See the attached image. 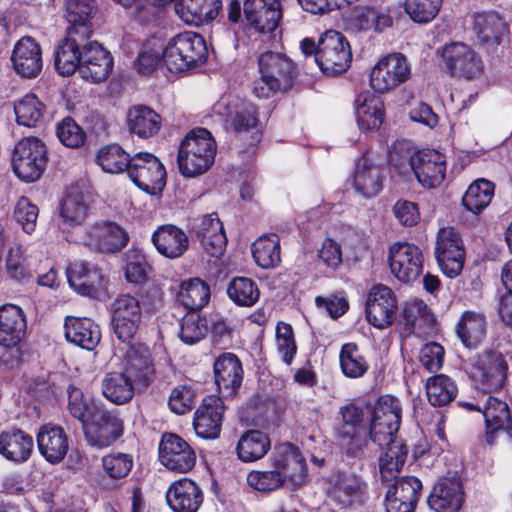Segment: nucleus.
Returning <instances> with one entry per match:
<instances>
[{
    "label": "nucleus",
    "instance_id": "1",
    "mask_svg": "<svg viewBox=\"0 0 512 512\" xmlns=\"http://www.w3.org/2000/svg\"><path fill=\"white\" fill-rule=\"evenodd\" d=\"M217 146L205 128L192 129L180 142L177 165L182 176L197 177L206 173L215 161Z\"/></svg>",
    "mask_w": 512,
    "mask_h": 512
},
{
    "label": "nucleus",
    "instance_id": "2",
    "mask_svg": "<svg viewBox=\"0 0 512 512\" xmlns=\"http://www.w3.org/2000/svg\"><path fill=\"white\" fill-rule=\"evenodd\" d=\"M259 78L254 81L253 93L267 99L279 91L288 90L295 76V65L287 56L267 51L258 57Z\"/></svg>",
    "mask_w": 512,
    "mask_h": 512
},
{
    "label": "nucleus",
    "instance_id": "3",
    "mask_svg": "<svg viewBox=\"0 0 512 512\" xmlns=\"http://www.w3.org/2000/svg\"><path fill=\"white\" fill-rule=\"evenodd\" d=\"M23 310L13 304L0 307V362L6 366L17 365L21 358V342L26 334Z\"/></svg>",
    "mask_w": 512,
    "mask_h": 512
},
{
    "label": "nucleus",
    "instance_id": "4",
    "mask_svg": "<svg viewBox=\"0 0 512 512\" xmlns=\"http://www.w3.org/2000/svg\"><path fill=\"white\" fill-rule=\"evenodd\" d=\"M165 66L171 72H182L202 64L207 58L203 37L194 32H184L166 44Z\"/></svg>",
    "mask_w": 512,
    "mask_h": 512
},
{
    "label": "nucleus",
    "instance_id": "5",
    "mask_svg": "<svg viewBox=\"0 0 512 512\" xmlns=\"http://www.w3.org/2000/svg\"><path fill=\"white\" fill-rule=\"evenodd\" d=\"M48 162L44 142L36 137L21 139L14 147L11 165L15 175L24 182H35L43 174Z\"/></svg>",
    "mask_w": 512,
    "mask_h": 512
},
{
    "label": "nucleus",
    "instance_id": "6",
    "mask_svg": "<svg viewBox=\"0 0 512 512\" xmlns=\"http://www.w3.org/2000/svg\"><path fill=\"white\" fill-rule=\"evenodd\" d=\"M351 60L350 45L340 32L329 30L321 35L315 62L324 74L336 76L345 72L349 68Z\"/></svg>",
    "mask_w": 512,
    "mask_h": 512
},
{
    "label": "nucleus",
    "instance_id": "7",
    "mask_svg": "<svg viewBox=\"0 0 512 512\" xmlns=\"http://www.w3.org/2000/svg\"><path fill=\"white\" fill-rule=\"evenodd\" d=\"M225 128L235 140L245 147V151L254 153L261 139V128L256 106L247 101L235 103L229 111Z\"/></svg>",
    "mask_w": 512,
    "mask_h": 512
},
{
    "label": "nucleus",
    "instance_id": "8",
    "mask_svg": "<svg viewBox=\"0 0 512 512\" xmlns=\"http://www.w3.org/2000/svg\"><path fill=\"white\" fill-rule=\"evenodd\" d=\"M270 459L290 489L297 490L308 482L306 460L298 447L287 442L277 444Z\"/></svg>",
    "mask_w": 512,
    "mask_h": 512
},
{
    "label": "nucleus",
    "instance_id": "9",
    "mask_svg": "<svg viewBox=\"0 0 512 512\" xmlns=\"http://www.w3.org/2000/svg\"><path fill=\"white\" fill-rule=\"evenodd\" d=\"M127 173L137 187L150 194L160 192L166 183V170L163 164L148 152L134 154Z\"/></svg>",
    "mask_w": 512,
    "mask_h": 512
},
{
    "label": "nucleus",
    "instance_id": "10",
    "mask_svg": "<svg viewBox=\"0 0 512 512\" xmlns=\"http://www.w3.org/2000/svg\"><path fill=\"white\" fill-rule=\"evenodd\" d=\"M411 76V66L401 53L382 57L370 75L371 87L378 93H386L406 82Z\"/></svg>",
    "mask_w": 512,
    "mask_h": 512
},
{
    "label": "nucleus",
    "instance_id": "11",
    "mask_svg": "<svg viewBox=\"0 0 512 512\" xmlns=\"http://www.w3.org/2000/svg\"><path fill=\"white\" fill-rule=\"evenodd\" d=\"M340 415L342 423L335 428L336 439L348 456H360L366 447V440L360 433L363 411L354 403H349L340 408Z\"/></svg>",
    "mask_w": 512,
    "mask_h": 512
},
{
    "label": "nucleus",
    "instance_id": "12",
    "mask_svg": "<svg viewBox=\"0 0 512 512\" xmlns=\"http://www.w3.org/2000/svg\"><path fill=\"white\" fill-rule=\"evenodd\" d=\"M435 256L441 271L455 278L463 269L465 250L460 235L451 227L438 232Z\"/></svg>",
    "mask_w": 512,
    "mask_h": 512
},
{
    "label": "nucleus",
    "instance_id": "13",
    "mask_svg": "<svg viewBox=\"0 0 512 512\" xmlns=\"http://www.w3.org/2000/svg\"><path fill=\"white\" fill-rule=\"evenodd\" d=\"M127 232L117 223L102 221L89 226L81 238L83 245L100 253H116L128 243Z\"/></svg>",
    "mask_w": 512,
    "mask_h": 512
},
{
    "label": "nucleus",
    "instance_id": "14",
    "mask_svg": "<svg viewBox=\"0 0 512 512\" xmlns=\"http://www.w3.org/2000/svg\"><path fill=\"white\" fill-rule=\"evenodd\" d=\"M139 301L131 295H120L112 303V329L122 343H130L141 321Z\"/></svg>",
    "mask_w": 512,
    "mask_h": 512
},
{
    "label": "nucleus",
    "instance_id": "15",
    "mask_svg": "<svg viewBox=\"0 0 512 512\" xmlns=\"http://www.w3.org/2000/svg\"><path fill=\"white\" fill-rule=\"evenodd\" d=\"M507 369V361L500 352L486 351L474 359L470 376L483 390L492 391L503 386Z\"/></svg>",
    "mask_w": 512,
    "mask_h": 512
},
{
    "label": "nucleus",
    "instance_id": "16",
    "mask_svg": "<svg viewBox=\"0 0 512 512\" xmlns=\"http://www.w3.org/2000/svg\"><path fill=\"white\" fill-rule=\"evenodd\" d=\"M421 249L408 242H397L389 248V266L392 274L401 282L415 281L423 269Z\"/></svg>",
    "mask_w": 512,
    "mask_h": 512
},
{
    "label": "nucleus",
    "instance_id": "17",
    "mask_svg": "<svg viewBox=\"0 0 512 512\" xmlns=\"http://www.w3.org/2000/svg\"><path fill=\"white\" fill-rule=\"evenodd\" d=\"M190 234L199 240L204 251L219 257L225 251L227 238L223 224L216 213L193 218L189 222Z\"/></svg>",
    "mask_w": 512,
    "mask_h": 512
},
{
    "label": "nucleus",
    "instance_id": "18",
    "mask_svg": "<svg viewBox=\"0 0 512 512\" xmlns=\"http://www.w3.org/2000/svg\"><path fill=\"white\" fill-rule=\"evenodd\" d=\"M159 460L171 471L186 473L194 467L196 454L179 435L164 433L159 445Z\"/></svg>",
    "mask_w": 512,
    "mask_h": 512
},
{
    "label": "nucleus",
    "instance_id": "19",
    "mask_svg": "<svg viewBox=\"0 0 512 512\" xmlns=\"http://www.w3.org/2000/svg\"><path fill=\"white\" fill-rule=\"evenodd\" d=\"M443 59L452 76L467 80L480 77L484 64L478 54L463 43H453L443 50Z\"/></svg>",
    "mask_w": 512,
    "mask_h": 512
},
{
    "label": "nucleus",
    "instance_id": "20",
    "mask_svg": "<svg viewBox=\"0 0 512 512\" xmlns=\"http://www.w3.org/2000/svg\"><path fill=\"white\" fill-rule=\"evenodd\" d=\"M410 167L418 182L425 188L438 187L445 178V156L433 149H425L411 155Z\"/></svg>",
    "mask_w": 512,
    "mask_h": 512
},
{
    "label": "nucleus",
    "instance_id": "21",
    "mask_svg": "<svg viewBox=\"0 0 512 512\" xmlns=\"http://www.w3.org/2000/svg\"><path fill=\"white\" fill-rule=\"evenodd\" d=\"M483 416L486 424V442L493 445L497 439L503 438L512 445V418L507 403L488 396L483 403Z\"/></svg>",
    "mask_w": 512,
    "mask_h": 512
},
{
    "label": "nucleus",
    "instance_id": "22",
    "mask_svg": "<svg viewBox=\"0 0 512 512\" xmlns=\"http://www.w3.org/2000/svg\"><path fill=\"white\" fill-rule=\"evenodd\" d=\"M397 300L391 288L378 284L371 288L366 300V318L374 327L384 329L395 318Z\"/></svg>",
    "mask_w": 512,
    "mask_h": 512
},
{
    "label": "nucleus",
    "instance_id": "23",
    "mask_svg": "<svg viewBox=\"0 0 512 512\" xmlns=\"http://www.w3.org/2000/svg\"><path fill=\"white\" fill-rule=\"evenodd\" d=\"M83 429L88 444L102 449L112 445L122 435L123 422L113 413L102 409Z\"/></svg>",
    "mask_w": 512,
    "mask_h": 512
},
{
    "label": "nucleus",
    "instance_id": "24",
    "mask_svg": "<svg viewBox=\"0 0 512 512\" xmlns=\"http://www.w3.org/2000/svg\"><path fill=\"white\" fill-rule=\"evenodd\" d=\"M386 512H413L419 499L422 483L413 476L397 478L386 483Z\"/></svg>",
    "mask_w": 512,
    "mask_h": 512
},
{
    "label": "nucleus",
    "instance_id": "25",
    "mask_svg": "<svg viewBox=\"0 0 512 512\" xmlns=\"http://www.w3.org/2000/svg\"><path fill=\"white\" fill-rule=\"evenodd\" d=\"M67 278L73 290L88 297H95L106 284L103 272L96 265L84 260H76L69 265Z\"/></svg>",
    "mask_w": 512,
    "mask_h": 512
},
{
    "label": "nucleus",
    "instance_id": "26",
    "mask_svg": "<svg viewBox=\"0 0 512 512\" xmlns=\"http://www.w3.org/2000/svg\"><path fill=\"white\" fill-rule=\"evenodd\" d=\"M224 413L223 401L216 395H208L195 412L193 427L199 437L215 439L219 436Z\"/></svg>",
    "mask_w": 512,
    "mask_h": 512
},
{
    "label": "nucleus",
    "instance_id": "27",
    "mask_svg": "<svg viewBox=\"0 0 512 512\" xmlns=\"http://www.w3.org/2000/svg\"><path fill=\"white\" fill-rule=\"evenodd\" d=\"M367 485L353 473H339L331 480L329 497L340 508H350L362 503Z\"/></svg>",
    "mask_w": 512,
    "mask_h": 512
},
{
    "label": "nucleus",
    "instance_id": "28",
    "mask_svg": "<svg viewBox=\"0 0 512 512\" xmlns=\"http://www.w3.org/2000/svg\"><path fill=\"white\" fill-rule=\"evenodd\" d=\"M11 61L17 74L24 78L36 77L43 68L40 45L30 36L20 38L12 50Z\"/></svg>",
    "mask_w": 512,
    "mask_h": 512
},
{
    "label": "nucleus",
    "instance_id": "29",
    "mask_svg": "<svg viewBox=\"0 0 512 512\" xmlns=\"http://www.w3.org/2000/svg\"><path fill=\"white\" fill-rule=\"evenodd\" d=\"M88 39V36H80L75 29H68L67 37L59 43L55 52V67L62 76H70L77 69L80 71Z\"/></svg>",
    "mask_w": 512,
    "mask_h": 512
},
{
    "label": "nucleus",
    "instance_id": "30",
    "mask_svg": "<svg viewBox=\"0 0 512 512\" xmlns=\"http://www.w3.org/2000/svg\"><path fill=\"white\" fill-rule=\"evenodd\" d=\"M244 15L251 26L260 33H271L282 17L279 0H245Z\"/></svg>",
    "mask_w": 512,
    "mask_h": 512
},
{
    "label": "nucleus",
    "instance_id": "31",
    "mask_svg": "<svg viewBox=\"0 0 512 512\" xmlns=\"http://www.w3.org/2000/svg\"><path fill=\"white\" fill-rule=\"evenodd\" d=\"M429 507L436 512H453L461 508L464 492L461 480L456 475L438 481L428 497Z\"/></svg>",
    "mask_w": 512,
    "mask_h": 512
},
{
    "label": "nucleus",
    "instance_id": "32",
    "mask_svg": "<svg viewBox=\"0 0 512 512\" xmlns=\"http://www.w3.org/2000/svg\"><path fill=\"white\" fill-rule=\"evenodd\" d=\"M82 57L79 72L84 79L97 83L108 77L113 67V60L110 53L98 42L87 41Z\"/></svg>",
    "mask_w": 512,
    "mask_h": 512
},
{
    "label": "nucleus",
    "instance_id": "33",
    "mask_svg": "<svg viewBox=\"0 0 512 512\" xmlns=\"http://www.w3.org/2000/svg\"><path fill=\"white\" fill-rule=\"evenodd\" d=\"M90 195L79 185L69 187L60 208L61 226L74 228L82 225L88 216Z\"/></svg>",
    "mask_w": 512,
    "mask_h": 512
},
{
    "label": "nucleus",
    "instance_id": "34",
    "mask_svg": "<svg viewBox=\"0 0 512 512\" xmlns=\"http://www.w3.org/2000/svg\"><path fill=\"white\" fill-rule=\"evenodd\" d=\"M215 383L225 396H233L240 388L243 369L240 360L233 353H223L214 362Z\"/></svg>",
    "mask_w": 512,
    "mask_h": 512
},
{
    "label": "nucleus",
    "instance_id": "35",
    "mask_svg": "<svg viewBox=\"0 0 512 512\" xmlns=\"http://www.w3.org/2000/svg\"><path fill=\"white\" fill-rule=\"evenodd\" d=\"M37 445L40 454L47 462L58 464L67 455L69 439L62 427L47 424L38 431Z\"/></svg>",
    "mask_w": 512,
    "mask_h": 512
},
{
    "label": "nucleus",
    "instance_id": "36",
    "mask_svg": "<svg viewBox=\"0 0 512 512\" xmlns=\"http://www.w3.org/2000/svg\"><path fill=\"white\" fill-rule=\"evenodd\" d=\"M202 501V490L188 478L175 481L167 492V502L175 512H196Z\"/></svg>",
    "mask_w": 512,
    "mask_h": 512
},
{
    "label": "nucleus",
    "instance_id": "37",
    "mask_svg": "<svg viewBox=\"0 0 512 512\" xmlns=\"http://www.w3.org/2000/svg\"><path fill=\"white\" fill-rule=\"evenodd\" d=\"M152 242L160 254L170 259L182 256L189 244L186 233L174 225L159 227L152 235Z\"/></svg>",
    "mask_w": 512,
    "mask_h": 512
},
{
    "label": "nucleus",
    "instance_id": "38",
    "mask_svg": "<svg viewBox=\"0 0 512 512\" xmlns=\"http://www.w3.org/2000/svg\"><path fill=\"white\" fill-rule=\"evenodd\" d=\"M66 339L84 349H94L100 341L99 326L90 318L68 316L65 319Z\"/></svg>",
    "mask_w": 512,
    "mask_h": 512
},
{
    "label": "nucleus",
    "instance_id": "39",
    "mask_svg": "<svg viewBox=\"0 0 512 512\" xmlns=\"http://www.w3.org/2000/svg\"><path fill=\"white\" fill-rule=\"evenodd\" d=\"M221 6V0H179L175 11L184 22L197 26L215 19Z\"/></svg>",
    "mask_w": 512,
    "mask_h": 512
},
{
    "label": "nucleus",
    "instance_id": "40",
    "mask_svg": "<svg viewBox=\"0 0 512 512\" xmlns=\"http://www.w3.org/2000/svg\"><path fill=\"white\" fill-rule=\"evenodd\" d=\"M34 448L32 436L21 430L2 432L0 434V454L6 459L16 462H26Z\"/></svg>",
    "mask_w": 512,
    "mask_h": 512
},
{
    "label": "nucleus",
    "instance_id": "41",
    "mask_svg": "<svg viewBox=\"0 0 512 512\" xmlns=\"http://www.w3.org/2000/svg\"><path fill=\"white\" fill-rule=\"evenodd\" d=\"M382 170L367 157L361 158L354 171L353 184L355 190L364 197H373L382 189Z\"/></svg>",
    "mask_w": 512,
    "mask_h": 512
},
{
    "label": "nucleus",
    "instance_id": "42",
    "mask_svg": "<svg viewBox=\"0 0 512 512\" xmlns=\"http://www.w3.org/2000/svg\"><path fill=\"white\" fill-rule=\"evenodd\" d=\"M125 352V372L134 377L135 381L146 382L152 373L151 353L149 347L144 343L135 342L134 339L128 344Z\"/></svg>",
    "mask_w": 512,
    "mask_h": 512
},
{
    "label": "nucleus",
    "instance_id": "43",
    "mask_svg": "<svg viewBox=\"0 0 512 512\" xmlns=\"http://www.w3.org/2000/svg\"><path fill=\"white\" fill-rule=\"evenodd\" d=\"M402 408L400 400L391 395L381 396L374 408L372 421L374 422V436L380 435V428L399 430Z\"/></svg>",
    "mask_w": 512,
    "mask_h": 512
},
{
    "label": "nucleus",
    "instance_id": "44",
    "mask_svg": "<svg viewBox=\"0 0 512 512\" xmlns=\"http://www.w3.org/2000/svg\"><path fill=\"white\" fill-rule=\"evenodd\" d=\"M127 123L132 133L146 139L158 133L161 126V117L151 108L137 105L128 110Z\"/></svg>",
    "mask_w": 512,
    "mask_h": 512
},
{
    "label": "nucleus",
    "instance_id": "45",
    "mask_svg": "<svg viewBox=\"0 0 512 512\" xmlns=\"http://www.w3.org/2000/svg\"><path fill=\"white\" fill-rule=\"evenodd\" d=\"M134 377L127 372H112L102 381V393L110 402L121 405L127 403L134 395Z\"/></svg>",
    "mask_w": 512,
    "mask_h": 512
},
{
    "label": "nucleus",
    "instance_id": "46",
    "mask_svg": "<svg viewBox=\"0 0 512 512\" xmlns=\"http://www.w3.org/2000/svg\"><path fill=\"white\" fill-rule=\"evenodd\" d=\"M270 446V439L266 433L249 430L239 438L236 453L242 462H254L263 458Z\"/></svg>",
    "mask_w": 512,
    "mask_h": 512
},
{
    "label": "nucleus",
    "instance_id": "47",
    "mask_svg": "<svg viewBox=\"0 0 512 512\" xmlns=\"http://www.w3.org/2000/svg\"><path fill=\"white\" fill-rule=\"evenodd\" d=\"M456 332L467 348H475L486 335V318L482 313L466 311L457 323Z\"/></svg>",
    "mask_w": 512,
    "mask_h": 512
},
{
    "label": "nucleus",
    "instance_id": "48",
    "mask_svg": "<svg viewBox=\"0 0 512 512\" xmlns=\"http://www.w3.org/2000/svg\"><path fill=\"white\" fill-rule=\"evenodd\" d=\"M179 303L190 312L201 310L210 300V287L199 278L184 281L177 295Z\"/></svg>",
    "mask_w": 512,
    "mask_h": 512
},
{
    "label": "nucleus",
    "instance_id": "49",
    "mask_svg": "<svg viewBox=\"0 0 512 512\" xmlns=\"http://www.w3.org/2000/svg\"><path fill=\"white\" fill-rule=\"evenodd\" d=\"M251 251L254 261L261 268H275L281 262L280 238L277 234L260 236L253 242Z\"/></svg>",
    "mask_w": 512,
    "mask_h": 512
},
{
    "label": "nucleus",
    "instance_id": "50",
    "mask_svg": "<svg viewBox=\"0 0 512 512\" xmlns=\"http://www.w3.org/2000/svg\"><path fill=\"white\" fill-rule=\"evenodd\" d=\"M95 11L94 0H67L66 18L71 25L69 29H75L80 36L90 37V19Z\"/></svg>",
    "mask_w": 512,
    "mask_h": 512
},
{
    "label": "nucleus",
    "instance_id": "51",
    "mask_svg": "<svg viewBox=\"0 0 512 512\" xmlns=\"http://www.w3.org/2000/svg\"><path fill=\"white\" fill-rule=\"evenodd\" d=\"M386 451L379 456V472L383 483L397 479L407 458V447L403 443L387 445Z\"/></svg>",
    "mask_w": 512,
    "mask_h": 512
},
{
    "label": "nucleus",
    "instance_id": "52",
    "mask_svg": "<svg viewBox=\"0 0 512 512\" xmlns=\"http://www.w3.org/2000/svg\"><path fill=\"white\" fill-rule=\"evenodd\" d=\"M130 162L129 154L115 143L100 148L96 154V163L106 173L118 174L127 171Z\"/></svg>",
    "mask_w": 512,
    "mask_h": 512
},
{
    "label": "nucleus",
    "instance_id": "53",
    "mask_svg": "<svg viewBox=\"0 0 512 512\" xmlns=\"http://www.w3.org/2000/svg\"><path fill=\"white\" fill-rule=\"evenodd\" d=\"M67 393L69 412L83 426L94 419L103 409L96 402L85 398L83 392L75 385H69Z\"/></svg>",
    "mask_w": 512,
    "mask_h": 512
},
{
    "label": "nucleus",
    "instance_id": "54",
    "mask_svg": "<svg viewBox=\"0 0 512 512\" xmlns=\"http://www.w3.org/2000/svg\"><path fill=\"white\" fill-rule=\"evenodd\" d=\"M474 28L482 43L494 45L505 31V22L494 12H484L475 16Z\"/></svg>",
    "mask_w": 512,
    "mask_h": 512
},
{
    "label": "nucleus",
    "instance_id": "55",
    "mask_svg": "<svg viewBox=\"0 0 512 512\" xmlns=\"http://www.w3.org/2000/svg\"><path fill=\"white\" fill-rule=\"evenodd\" d=\"M426 394L431 405L436 407L450 403L457 395V386L454 381L444 374L428 378Z\"/></svg>",
    "mask_w": 512,
    "mask_h": 512
},
{
    "label": "nucleus",
    "instance_id": "56",
    "mask_svg": "<svg viewBox=\"0 0 512 512\" xmlns=\"http://www.w3.org/2000/svg\"><path fill=\"white\" fill-rule=\"evenodd\" d=\"M357 123L361 130L378 129L384 119V104L375 96L365 97L356 107Z\"/></svg>",
    "mask_w": 512,
    "mask_h": 512
},
{
    "label": "nucleus",
    "instance_id": "57",
    "mask_svg": "<svg viewBox=\"0 0 512 512\" xmlns=\"http://www.w3.org/2000/svg\"><path fill=\"white\" fill-rule=\"evenodd\" d=\"M494 184L485 179L472 183L462 198L464 207L474 214H479L491 202L494 195Z\"/></svg>",
    "mask_w": 512,
    "mask_h": 512
},
{
    "label": "nucleus",
    "instance_id": "58",
    "mask_svg": "<svg viewBox=\"0 0 512 512\" xmlns=\"http://www.w3.org/2000/svg\"><path fill=\"white\" fill-rule=\"evenodd\" d=\"M342 373L352 379L362 377L368 370L369 364L355 343L344 344L339 353Z\"/></svg>",
    "mask_w": 512,
    "mask_h": 512
},
{
    "label": "nucleus",
    "instance_id": "59",
    "mask_svg": "<svg viewBox=\"0 0 512 512\" xmlns=\"http://www.w3.org/2000/svg\"><path fill=\"white\" fill-rule=\"evenodd\" d=\"M19 125L36 127L43 119L45 106L34 94H27L14 104Z\"/></svg>",
    "mask_w": 512,
    "mask_h": 512
},
{
    "label": "nucleus",
    "instance_id": "60",
    "mask_svg": "<svg viewBox=\"0 0 512 512\" xmlns=\"http://www.w3.org/2000/svg\"><path fill=\"white\" fill-rule=\"evenodd\" d=\"M166 44L161 39L153 37L149 39L139 53L136 68L140 74H150L160 64H165Z\"/></svg>",
    "mask_w": 512,
    "mask_h": 512
},
{
    "label": "nucleus",
    "instance_id": "61",
    "mask_svg": "<svg viewBox=\"0 0 512 512\" xmlns=\"http://www.w3.org/2000/svg\"><path fill=\"white\" fill-rule=\"evenodd\" d=\"M227 294L235 304L250 307L259 300L260 291L252 279L235 277L227 287Z\"/></svg>",
    "mask_w": 512,
    "mask_h": 512
},
{
    "label": "nucleus",
    "instance_id": "62",
    "mask_svg": "<svg viewBox=\"0 0 512 512\" xmlns=\"http://www.w3.org/2000/svg\"><path fill=\"white\" fill-rule=\"evenodd\" d=\"M443 0H404L403 8L415 23L426 24L438 14Z\"/></svg>",
    "mask_w": 512,
    "mask_h": 512
},
{
    "label": "nucleus",
    "instance_id": "63",
    "mask_svg": "<svg viewBox=\"0 0 512 512\" xmlns=\"http://www.w3.org/2000/svg\"><path fill=\"white\" fill-rule=\"evenodd\" d=\"M207 332V321L198 313L189 312L180 321L179 337L185 344L193 345L199 342Z\"/></svg>",
    "mask_w": 512,
    "mask_h": 512
},
{
    "label": "nucleus",
    "instance_id": "64",
    "mask_svg": "<svg viewBox=\"0 0 512 512\" xmlns=\"http://www.w3.org/2000/svg\"><path fill=\"white\" fill-rule=\"evenodd\" d=\"M246 480L252 489L259 492H272L287 483L275 468L265 471L253 470L248 473Z\"/></svg>",
    "mask_w": 512,
    "mask_h": 512
}]
</instances>
